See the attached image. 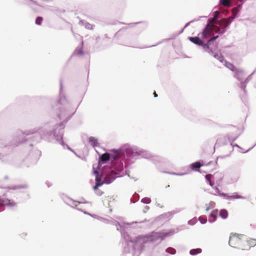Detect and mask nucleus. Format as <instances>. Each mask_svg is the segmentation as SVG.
I'll use <instances>...</instances> for the list:
<instances>
[{"label":"nucleus","instance_id":"f257e3e1","mask_svg":"<svg viewBox=\"0 0 256 256\" xmlns=\"http://www.w3.org/2000/svg\"><path fill=\"white\" fill-rule=\"evenodd\" d=\"M229 244L234 248L248 250L256 245V239L246 238L242 234H231L229 238Z\"/></svg>","mask_w":256,"mask_h":256},{"label":"nucleus","instance_id":"f03ea898","mask_svg":"<svg viewBox=\"0 0 256 256\" xmlns=\"http://www.w3.org/2000/svg\"><path fill=\"white\" fill-rule=\"evenodd\" d=\"M214 25L210 23H208L206 26L205 28L202 32V36L204 38H206L209 36L212 32V26Z\"/></svg>","mask_w":256,"mask_h":256},{"label":"nucleus","instance_id":"7ed1b4c3","mask_svg":"<svg viewBox=\"0 0 256 256\" xmlns=\"http://www.w3.org/2000/svg\"><path fill=\"white\" fill-rule=\"evenodd\" d=\"M115 178V173L112 172L108 174L105 177L104 182L106 184H110L112 182Z\"/></svg>","mask_w":256,"mask_h":256},{"label":"nucleus","instance_id":"20e7f679","mask_svg":"<svg viewBox=\"0 0 256 256\" xmlns=\"http://www.w3.org/2000/svg\"><path fill=\"white\" fill-rule=\"evenodd\" d=\"M188 40L192 43L198 46H202L203 42L198 37H189Z\"/></svg>","mask_w":256,"mask_h":256},{"label":"nucleus","instance_id":"39448f33","mask_svg":"<svg viewBox=\"0 0 256 256\" xmlns=\"http://www.w3.org/2000/svg\"><path fill=\"white\" fill-rule=\"evenodd\" d=\"M218 38V36H214L213 38H211L208 42L207 44H202V47L204 49L208 52L210 53L211 52V50L210 49V47L208 46V44H210L211 42L214 40Z\"/></svg>","mask_w":256,"mask_h":256},{"label":"nucleus","instance_id":"423d86ee","mask_svg":"<svg viewBox=\"0 0 256 256\" xmlns=\"http://www.w3.org/2000/svg\"><path fill=\"white\" fill-rule=\"evenodd\" d=\"M230 22L228 21L225 18H222L218 22V24H219L220 26L225 30V28H226L228 24Z\"/></svg>","mask_w":256,"mask_h":256},{"label":"nucleus","instance_id":"0eeeda50","mask_svg":"<svg viewBox=\"0 0 256 256\" xmlns=\"http://www.w3.org/2000/svg\"><path fill=\"white\" fill-rule=\"evenodd\" d=\"M212 31L218 34H222L224 32V30L220 26H218L214 24V26H212Z\"/></svg>","mask_w":256,"mask_h":256},{"label":"nucleus","instance_id":"6e6552de","mask_svg":"<svg viewBox=\"0 0 256 256\" xmlns=\"http://www.w3.org/2000/svg\"><path fill=\"white\" fill-rule=\"evenodd\" d=\"M202 166V164H201L198 162H195L194 163H192L191 165H190V168H191V169L192 170H197L198 169L200 168Z\"/></svg>","mask_w":256,"mask_h":256},{"label":"nucleus","instance_id":"1a4fd4ad","mask_svg":"<svg viewBox=\"0 0 256 256\" xmlns=\"http://www.w3.org/2000/svg\"><path fill=\"white\" fill-rule=\"evenodd\" d=\"M218 214V210H215L212 212L210 216L213 218L212 220H210L211 222H213L216 220L217 216Z\"/></svg>","mask_w":256,"mask_h":256},{"label":"nucleus","instance_id":"9d476101","mask_svg":"<svg viewBox=\"0 0 256 256\" xmlns=\"http://www.w3.org/2000/svg\"><path fill=\"white\" fill-rule=\"evenodd\" d=\"M220 216L222 218H226L228 216V212L226 210H222L220 212Z\"/></svg>","mask_w":256,"mask_h":256},{"label":"nucleus","instance_id":"9b49d317","mask_svg":"<svg viewBox=\"0 0 256 256\" xmlns=\"http://www.w3.org/2000/svg\"><path fill=\"white\" fill-rule=\"evenodd\" d=\"M110 156L108 153H104L102 154L100 160L102 162H106L110 160Z\"/></svg>","mask_w":256,"mask_h":256},{"label":"nucleus","instance_id":"f8f14e48","mask_svg":"<svg viewBox=\"0 0 256 256\" xmlns=\"http://www.w3.org/2000/svg\"><path fill=\"white\" fill-rule=\"evenodd\" d=\"M230 68L232 70V71H234L236 73V76H238V78H239V77H238V76L241 74H242V70H240L236 68H235L234 66L231 64L230 65Z\"/></svg>","mask_w":256,"mask_h":256},{"label":"nucleus","instance_id":"ddd939ff","mask_svg":"<svg viewBox=\"0 0 256 256\" xmlns=\"http://www.w3.org/2000/svg\"><path fill=\"white\" fill-rule=\"evenodd\" d=\"M202 252V250L200 248H196V249H192L190 250V254L191 255L194 256L196 254H200Z\"/></svg>","mask_w":256,"mask_h":256},{"label":"nucleus","instance_id":"4468645a","mask_svg":"<svg viewBox=\"0 0 256 256\" xmlns=\"http://www.w3.org/2000/svg\"><path fill=\"white\" fill-rule=\"evenodd\" d=\"M220 2L224 6L228 7L230 6V0H220Z\"/></svg>","mask_w":256,"mask_h":256},{"label":"nucleus","instance_id":"2eb2a0df","mask_svg":"<svg viewBox=\"0 0 256 256\" xmlns=\"http://www.w3.org/2000/svg\"><path fill=\"white\" fill-rule=\"evenodd\" d=\"M216 14H215L214 17L208 22L209 23L213 24L214 25V24H216V20L219 14L218 12H216Z\"/></svg>","mask_w":256,"mask_h":256},{"label":"nucleus","instance_id":"dca6fc26","mask_svg":"<svg viewBox=\"0 0 256 256\" xmlns=\"http://www.w3.org/2000/svg\"><path fill=\"white\" fill-rule=\"evenodd\" d=\"M212 178V175H211V174H206V178L207 180V181L208 182L210 186H212L214 184L211 181Z\"/></svg>","mask_w":256,"mask_h":256},{"label":"nucleus","instance_id":"f3484780","mask_svg":"<svg viewBox=\"0 0 256 256\" xmlns=\"http://www.w3.org/2000/svg\"><path fill=\"white\" fill-rule=\"evenodd\" d=\"M230 198L236 199V198H244L238 194H234L230 196Z\"/></svg>","mask_w":256,"mask_h":256},{"label":"nucleus","instance_id":"a211bd4d","mask_svg":"<svg viewBox=\"0 0 256 256\" xmlns=\"http://www.w3.org/2000/svg\"><path fill=\"white\" fill-rule=\"evenodd\" d=\"M42 20L43 18L42 17L38 16L36 18V24L41 25Z\"/></svg>","mask_w":256,"mask_h":256},{"label":"nucleus","instance_id":"6ab92c4d","mask_svg":"<svg viewBox=\"0 0 256 256\" xmlns=\"http://www.w3.org/2000/svg\"><path fill=\"white\" fill-rule=\"evenodd\" d=\"M89 141L90 142L94 144V146H96L98 143L97 140L92 137L89 138Z\"/></svg>","mask_w":256,"mask_h":256},{"label":"nucleus","instance_id":"aec40b11","mask_svg":"<svg viewBox=\"0 0 256 256\" xmlns=\"http://www.w3.org/2000/svg\"><path fill=\"white\" fill-rule=\"evenodd\" d=\"M199 220H200V222L202 224L206 223L207 222L206 218L204 217H200Z\"/></svg>","mask_w":256,"mask_h":256},{"label":"nucleus","instance_id":"412c9836","mask_svg":"<svg viewBox=\"0 0 256 256\" xmlns=\"http://www.w3.org/2000/svg\"><path fill=\"white\" fill-rule=\"evenodd\" d=\"M102 184V183L101 182H96V185L94 186V190H96L98 188L101 186Z\"/></svg>","mask_w":256,"mask_h":256},{"label":"nucleus","instance_id":"4be33fe9","mask_svg":"<svg viewBox=\"0 0 256 256\" xmlns=\"http://www.w3.org/2000/svg\"><path fill=\"white\" fill-rule=\"evenodd\" d=\"M96 182H100L101 176H96Z\"/></svg>","mask_w":256,"mask_h":256},{"label":"nucleus","instance_id":"5701e85b","mask_svg":"<svg viewBox=\"0 0 256 256\" xmlns=\"http://www.w3.org/2000/svg\"><path fill=\"white\" fill-rule=\"evenodd\" d=\"M142 200L145 202V203H146V204H148L150 202V198H146V199H143Z\"/></svg>","mask_w":256,"mask_h":256},{"label":"nucleus","instance_id":"b1692460","mask_svg":"<svg viewBox=\"0 0 256 256\" xmlns=\"http://www.w3.org/2000/svg\"><path fill=\"white\" fill-rule=\"evenodd\" d=\"M3 204V200H2L0 198V205H2Z\"/></svg>","mask_w":256,"mask_h":256},{"label":"nucleus","instance_id":"393cba45","mask_svg":"<svg viewBox=\"0 0 256 256\" xmlns=\"http://www.w3.org/2000/svg\"><path fill=\"white\" fill-rule=\"evenodd\" d=\"M154 96L156 98L158 96V94H156V93L155 92L154 93Z\"/></svg>","mask_w":256,"mask_h":256},{"label":"nucleus","instance_id":"a878e982","mask_svg":"<svg viewBox=\"0 0 256 256\" xmlns=\"http://www.w3.org/2000/svg\"><path fill=\"white\" fill-rule=\"evenodd\" d=\"M172 250V251H174V250H173V249H172V248H168V249L167 250V252H169V250Z\"/></svg>","mask_w":256,"mask_h":256},{"label":"nucleus","instance_id":"bb28decb","mask_svg":"<svg viewBox=\"0 0 256 256\" xmlns=\"http://www.w3.org/2000/svg\"><path fill=\"white\" fill-rule=\"evenodd\" d=\"M94 174H98V171H97V170H94Z\"/></svg>","mask_w":256,"mask_h":256},{"label":"nucleus","instance_id":"cd10ccee","mask_svg":"<svg viewBox=\"0 0 256 256\" xmlns=\"http://www.w3.org/2000/svg\"><path fill=\"white\" fill-rule=\"evenodd\" d=\"M209 210H210V208H209L208 207V208H206V210L207 211H208Z\"/></svg>","mask_w":256,"mask_h":256},{"label":"nucleus","instance_id":"c85d7f7f","mask_svg":"<svg viewBox=\"0 0 256 256\" xmlns=\"http://www.w3.org/2000/svg\"><path fill=\"white\" fill-rule=\"evenodd\" d=\"M116 156H114V159L116 160Z\"/></svg>","mask_w":256,"mask_h":256},{"label":"nucleus","instance_id":"c756f323","mask_svg":"<svg viewBox=\"0 0 256 256\" xmlns=\"http://www.w3.org/2000/svg\"><path fill=\"white\" fill-rule=\"evenodd\" d=\"M81 53H82L81 51H80V52H78V54H81Z\"/></svg>","mask_w":256,"mask_h":256}]
</instances>
